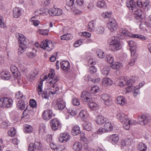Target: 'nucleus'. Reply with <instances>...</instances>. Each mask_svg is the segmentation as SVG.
Segmentation results:
<instances>
[{"mask_svg":"<svg viewBox=\"0 0 151 151\" xmlns=\"http://www.w3.org/2000/svg\"><path fill=\"white\" fill-rule=\"evenodd\" d=\"M101 98L105 105L109 106L111 105V100L109 95L106 93L102 94L101 95Z\"/></svg>","mask_w":151,"mask_h":151,"instance_id":"obj_13","label":"nucleus"},{"mask_svg":"<svg viewBox=\"0 0 151 151\" xmlns=\"http://www.w3.org/2000/svg\"><path fill=\"white\" fill-rule=\"evenodd\" d=\"M116 117L120 122L122 123L124 128V124L127 123L129 118L127 115L124 113H119L117 114Z\"/></svg>","mask_w":151,"mask_h":151,"instance_id":"obj_12","label":"nucleus"},{"mask_svg":"<svg viewBox=\"0 0 151 151\" xmlns=\"http://www.w3.org/2000/svg\"><path fill=\"white\" fill-rule=\"evenodd\" d=\"M83 42V40L82 39H80L77 40L75 42L74 46L76 47H77L81 45Z\"/></svg>","mask_w":151,"mask_h":151,"instance_id":"obj_60","label":"nucleus"},{"mask_svg":"<svg viewBox=\"0 0 151 151\" xmlns=\"http://www.w3.org/2000/svg\"><path fill=\"white\" fill-rule=\"evenodd\" d=\"M95 121L97 124L101 125L106 121V118L102 115H99L96 117Z\"/></svg>","mask_w":151,"mask_h":151,"instance_id":"obj_19","label":"nucleus"},{"mask_svg":"<svg viewBox=\"0 0 151 151\" xmlns=\"http://www.w3.org/2000/svg\"><path fill=\"white\" fill-rule=\"evenodd\" d=\"M83 127L84 129L88 131H91L92 129V125L90 122H85L83 124Z\"/></svg>","mask_w":151,"mask_h":151,"instance_id":"obj_33","label":"nucleus"},{"mask_svg":"<svg viewBox=\"0 0 151 151\" xmlns=\"http://www.w3.org/2000/svg\"><path fill=\"white\" fill-rule=\"evenodd\" d=\"M12 99L8 97L1 98L0 99V107L2 108H9L13 104Z\"/></svg>","mask_w":151,"mask_h":151,"instance_id":"obj_5","label":"nucleus"},{"mask_svg":"<svg viewBox=\"0 0 151 151\" xmlns=\"http://www.w3.org/2000/svg\"><path fill=\"white\" fill-rule=\"evenodd\" d=\"M104 127L108 132L113 130V126L111 122H108L105 123Z\"/></svg>","mask_w":151,"mask_h":151,"instance_id":"obj_39","label":"nucleus"},{"mask_svg":"<svg viewBox=\"0 0 151 151\" xmlns=\"http://www.w3.org/2000/svg\"><path fill=\"white\" fill-rule=\"evenodd\" d=\"M15 98L17 99H21L22 100L23 99H25L26 97L25 96L23 95V94L21 92L19 91L16 94Z\"/></svg>","mask_w":151,"mask_h":151,"instance_id":"obj_45","label":"nucleus"},{"mask_svg":"<svg viewBox=\"0 0 151 151\" xmlns=\"http://www.w3.org/2000/svg\"><path fill=\"white\" fill-rule=\"evenodd\" d=\"M88 115V114L86 110H82L79 112V116L82 120L85 121L87 119Z\"/></svg>","mask_w":151,"mask_h":151,"instance_id":"obj_24","label":"nucleus"},{"mask_svg":"<svg viewBox=\"0 0 151 151\" xmlns=\"http://www.w3.org/2000/svg\"><path fill=\"white\" fill-rule=\"evenodd\" d=\"M42 82L40 81L38 85V87L37 88V91L39 95H40L42 94Z\"/></svg>","mask_w":151,"mask_h":151,"instance_id":"obj_47","label":"nucleus"},{"mask_svg":"<svg viewBox=\"0 0 151 151\" xmlns=\"http://www.w3.org/2000/svg\"><path fill=\"white\" fill-rule=\"evenodd\" d=\"M131 145L130 141L128 140L125 141L122 140L120 143L121 148L122 149H128Z\"/></svg>","mask_w":151,"mask_h":151,"instance_id":"obj_26","label":"nucleus"},{"mask_svg":"<svg viewBox=\"0 0 151 151\" xmlns=\"http://www.w3.org/2000/svg\"><path fill=\"white\" fill-rule=\"evenodd\" d=\"M124 35H122L118 34L116 36H112L109 39V41L111 50L116 51L121 48L119 39H124Z\"/></svg>","mask_w":151,"mask_h":151,"instance_id":"obj_2","label":"nucleus"},{"mask_svg":"<svg viewBox=\"0 0 151 151\" xmlns=\"http://www.w3.org/2000/svg\"><path fill=\"white\" fill-rule=\"evenodd\" d=\"M127 6L132 12H135L137 10L136 3L133 0H130L127 3Z\"/></svg>","mask_w":151,"mask_h":151,"instance_id":"obj_15","label":"nucleus"},{"mask_svg":"<svg viewBox=\"0 0 151 151\" xmlns=\"http://www.w3.org/2000/svg\"><path fill=\"white\" fill-rule=\"evenodd\" d=\"M68 113L71 116H74L77 114V111L75 108H70L68 110Z\"/></svg>","mask_w":151,"mask_h":151,"instance_id":"obj_49","label":"nucleus"},{"mask_svg":"<svg viewBox=\"0 0 151 151\" xmlns=\"http://www.w3.org/2000/svg\"><path fill=\"white\" fill-rule=\"evenodd\" d=\"M38 32L42 35H46L48 34L49 30L47 29H39Z\"/></svg>","mask_w":151,"mask_h":151,"instance_id":"obj_59","label":"nucleus"},{"mask_svg":"<svg viewBox=\"0 0 151 151\" xmlns=\"http://www.w3.org/2000/svg\"><path fill=\"white\" fill-rule=\"evenodd\" d=\"M81 96V100L84 102H89L92 99L91 94L86 91L82 92Z\"/></svg>","mask_w":151,"mask_h":151,"instance_id":"obj_11","label":"nucleus"},{"mask_svg":"<svg viewBox=\"0 0 151 151\" xmlns=\"http://www.w3.org/2000/svg\"><path fill=\"white\" fill-rule=\"evenodd\" d=\"M24 130L25 133H31L33 131V129L32 127L29 125H26L24 127Z\"/></svg>","mask_w":151,"mask_h":151,"instance_id":"obj_42","label":"nucleus"},{"mask_svg":"<svg viewBox=\"0 0 151 151\" xmlns=\"http://www.w3.org/2000/svg\"><path fill=\"white\" fill-rule=\"evenodd\" d=\"M60 38L62 40H68L72 38V36L70 34H67L61 36Z\"/></svg>","mask_w":151,"mask_h":151,"instance_id":"obj_44","label":"nucleus"},{"mask_svg":"<svg viewBox=\"0 0 151 151\" xmlns=\"http://www.w3.org/2000/svg\"><path fill=\"white\" fill-rule=\"evenodd\" d=\"M73 149L75 151H81L83 149L82 144L80 142H76L73 144Z\"/></svg>","mask_w":151,"mask_h":151,"instance_id":"obj_25","label":"nucleus"},{"mask_svg":"<svg viewBox=\"0 0 151 151\" xmlns=\"http://www.w3.org/2000/svg\"><path fill=\"white\" fill-rule=\"evenodd\" d=\"M72 134L73 136H76L80 133V128L78 125H76L73 127L71 130Z\"/></svg>","mask_w":151,"mask_h":151,"instance_id":"obj_32","label":"nucleus"},{"mask_svg":"<svg viewBox=\"0 0 151 151\" xmlns=\"http://www.w3.org/2000/svg\"><path fill=\"white\" fill-rule=\"evenodd\" d=\"M137 124V122L136 120H130L129 118L127 123H125L124 125V128L126 130H129L130 127L131 125H136Z\"/></svg>","mask_w":151,"mask_h":151,"instance_id":"obj_22","label":"nucleus"},{"mask_svg":"<svg viewBox=\"0 0 151 151\" xmlns=\"http://www.w3.org/2000/svg\"><path fill=\"white\" fill-rule=\"evenodd\" d=\"M108 132L105 129L104 127H101L99 128L98 131L96 132L95 133L96 134H101L104 133Z\"/></svg>","mask_w":151,"mask_h":151,"instance_id":"obj_52","label":"nucleus"},{"mask_svg":"<svg viewBox=\"0 0 151 151\" xmlns=\"http://www.w3.org/2000/svg\"><path fill=\"white\" fill-rule=\"evenodd\" d=\"M113 83V81L111 78L105 77L102 81V85L104 86H110Z\"/></svg>","mask_w":151,"mask_h":151,"instance_id":"obj_23","label":"nucleus"},{"mask_svg":"<svg viewBox=\"0 0 151 151\" xmlns=\"http://www.w3.org/2000/svg\"><path fill=\"white\" fill-rule=\"evenodd\" d=\"M137 148L140 151H146L147 147L145 144L140 142L138 145Z\"/></svg>","mask_w":151,"mask_h":151,"instance_id":"obj_41","label":"nucleus"},{"mask_svg":"<svg viewBox=\"0 0 151 151\" xmlns=\"http://www.w3.org/2000/svg\"><path fill=\"white\" fill-rule=\"evenodd\" d=\"M40 47L44 50L48 51H50L53 48L52 42L47 40L42 41L40 45Z\"/></svg>","mask_w":151,"mask_h":151,"instance_id":"obj_7","label":"nucleus"},{"mask_svg":"<svg viewBox=\"0 0 151 151\" xmlns=\"http://www.w3.org/2000/svg\"><path fill=\"white\" fill-rule=\"evenodd\" d=\"M107 26L111 32H114L118 27L117 23L114 19L110 18L107 22Z\"/></svg>","mask_w":151,"mask_h":151,"instance_id":"obj_6","label":"nucleus"},{"mask_svg":"<svg viewBox=\"0 0 151 151\" xmlns=\"http://www.w3.org/2000/svg\"><path fill=\"white\" fill-rule=\"evenodd\" d=\"M119 140V137L116 134L111 135L109 138V141L113 144L118 143Z\"/></svg>","mask_w":151,"mask_h":151,"instance_id":"obj_30","label":"nucleus"},{"mask_svg":"<svg viewBox=\"0 0 151 151\" xmlns=\"http://www.w3.org/2000/svg\"><path fill=\"white\" fill-rule=\"evenodd\" d=\"M96 53L98 57L100 58H103L105 57V55L104 52L99 49L97 50Z\"/></svg>","mask_w":151,"mask_h":151,"instance_id":"obj_53","label":"nucleus"},{"mask_svg":"<svg viewBox=\"0 0 151 151\" xmlns=\"http://www.w3.org/2000/svg\"><path fill=\"white\" fill-rule=\"evenodd\" d=\"M61 67L63 70L68 71L70 70V65L69 62L68 61H63L60 63Z\"/></svg>","mask_w":151,"mask_h":151,"instance_id":"obj_18","label":"nucleus"},{"mask_svg":"<svg viewBox=\"0 0 151 151\" xmlns=\"http://www.w3.org/2000/svg\"><path fill=\"white\" fill-rule=\"evenodd\" d=\"M54 107L56 110H62L65 107V103L62 99L59 98L54 102Z\"/></svg>","mask_w":151,"mask_h":151,"instance_id":"obj_8","label":"nucleus"},{"mask_svg":"<svg viewBox=\"0 0 151 151\" xmlns=\"http://www.w3.org/2000/svg\"><path fill=\"white\" fill-rule=\"evenodd\" d=\"M104 28L102 27H99L97 28L96 32L98 34H102L104 32Z\"/></svg>","mask_w":151,"mask_h":151,"instance_id":"obj_61","label":"nucleus"},{"mask_svg":"<svg viewBox=\"0 0 151 151\" xmlns=\"http://www.w3.org/2000/svg\"><path fill=\"white\" fill-rule=\"evenodd\" d=\"M33 145L35 150H40L41 149L42 144L39 142H35L34 143H33Z\"/></svg>","mask_w":151,"mask_h":151,"instance_id":"obj_50","label":"nucleus"},{"mask_svg":"<svg viewBox=\"0 0 151 151\" xmlns=\"http://www.w3.org/2000/svg\"><path fill=\"white\" fill-rule=\"evenodd\" d=\"M83 147L86 151H91L90 147L87 143H85L83 144Z\"/></svg>","mask_w":151,"mask_h":151,"instance_id":"obj_64","label":"nucleus"},{"mask_svg":"<svg viewBox=\"0 0 151 151\" xmlns=\"http://www.w3.org/2000/svg\"><path fill=\"white\" fill-rule=\"evenodd\" d=\"M55 13V16H59L61 15L62 13V10L61 9L58 8H55L54 10Z\"/></svg>","mask_w":151,"mask_h":151,"instance_id":"obj_57","label":"nucleus"},{"mask_svg":"<svg viewBox=\"0 0 151 151\" xmlns=\"http://www.w3.org/2000/svg\"><path fill=\"white\" fill-rule=\"evenodd\" d=\"M50 125L53 130H56L58 129L61 125L60 122L57 118H54L51 120Z\"/></svg>","mask_w":151,"mask_h":151,"instance_id":"obj_9","label":"nucleus"},{"mask_svg":"<svg viewBox=\"0 0 151 151\" xmlns=\"http://www.w3.org/2000/svg\"><path fill=\"white\" fill-rule=\"evenodd\" d=\"M110 66L113 69H118L121 68L122 65L120 62H113Z\"/></svg>","mask_w":151,"mask_h":151,"instance_id":"obj_36","label":"nucleus"},{"mask_svg":"<svg viewBox=\"0 0 151 151\" xmlns=\"http://www.w3.org/2000/svg\"><path fill=\"white\" fill-rule=\"evenodd\" d=\"M134 90L133 91V96L135 97L137 96V95H139L140 94L139 90V89L136 88L135 87Z\"/></svg>","mask_w":151,"mask_h":151,"instance_id":"obj_58","label":"nucleus"},{"mask_svg":"<svg viewBox=\"0 0 151 151\" xmlns=\"http://www.w3.org/2000/svg\"><path fill=\"white\" fill-rule=\"evenodd\" d=\"M111 13L109 12H104L102 14V16L104 18H107L111 16Z\"/></svg>","mask_w":151,"mask_h":151,"instance_id":"obj_62","label":"nucleus"},{"mask_svg":"<svg viewBox=\"0 0 151 151\" xmlns=\"http://www.w3.org/2000/svg\"><path fill=\"white\" fill-rule=\"evenodd\" d=\"M137 10L135 12H135V14L137 15V17L139 19H142V12L140 9L138 8L137 7Z\"/></svg>","mask_w":151,"mask_h":151,"instance_id":"obj_55","label":"nucleus"},{"mask_svg":"<svg viewBox=\"0 0 151 151\" xmlns=\"http://www.w3.org/2000/svg\"><path fill=\"white\" fill-rule=\"evenodd\" d=\"M137 120L139 124L146 125L151 121V116L148 114H143L139 116Z\"/></svg>","mask_w":151,"mask_h":151,"instance_id":"obj_4","label":"nucleus"},{"mask_svg":"<svg viewBox=\"0 0 151 151\" xmlns=\"http://www.w3.org/2000/svg\"><path fill=\"white\" fill-rule=\"evenodd\" d=\"M119 32L126 37L134 38H137L142 41L146 40L147 39L146 37L142 35L132 34L127 29L124 28H121L119 30Z\"/></svg>","mask_w":151,"mask_h":151,"instance_id":"obj_3","label":"nucleus"},{"mask_svg":"<svg viewBox=\"0 0 151 151\" xmlns=\"http://www.w3.org/2000/svg\"><path fill=\"white\" fill-rule=\"evenodd\" d=\"M13 16L16 18L19 17L21 14V10L20 8L15 7L13 9Z\"/></svg>","mask_w":151,"mask_h":151,"instance_id":"obj_31","label":"nucleus"},{"mask_svg":"<svg viewBox=\"0 0 151 151\" xmlns=\"http://www.w3.org/2000/svg\"><path fill=\"white\" fill-rule=\"evenodd\" d=\"M27 43H21L19 44V47L18 49V54L19 55H21L26 50V45Z\"/></svg>","mask_w":151,"mask_h":151,"instance_id":"obj_27","label":"nucleus"},{"mask_svg":"<svg viewBox=\"0 0 151 151\" xmlns=\"http://www.w3.org/2000/svg\"><path fill=\"white\" fill-rule=\"evenodd\" d=\"M9 135L10 136H13L16 134V130L14 128H11L8 132Z\"/></svg>","mask_w":151,"mask_h":151,"instance_id":"obj_54","label":"nucleus"},{"mask_svg":"<svg viewBox=\"0 0 151 151\" xmlns=\"http://www.w3.org/2000/svg\"><path fill=\"white\" fill-rule=\"evenodd\" d=\"M101 73L104 76H107L109 73L111 67L109 65L104 66L101 68Z\"/></svg>","mask_w":151,"mask_h":151,"instance_id":"obj_16","label":"nucleus"},{"mask_svg":"<svg viewBox=\"0 0 151 151\" xmlns=\"http://www.w3.org/2000/svg\"><path fill=\"white\" fill-rule=\"evenodd\" d=\"M100 90V88L99 86H95L91 87V93H98Z\"/></svg>","mask_w":151,"mask_h":151,"instance_id":"obj_48","label":"nucleus"},{"mask_svg":"<svg viewBox=\"0 0 151 151\" xmlns=\"http://www.w3.org/2000/svg\"><path fill=\"white\" fill-rule=\"evenodd\" d=\"M96 24V20H93L90 22L88 25V30L91 32H93L94 30Z\"/></svg>","mask_w":151,"mask_h":151,"instance_id":"obj_29","label":"nucleus"},{"mask_svg":"<svg viewBox=\"0 0 151 151\" xmlns=\"http://www.w3.org/2000/svg\"><path fill=\"white\" fill-rule=\"evenodd\" d=\"M97 6L99 8H104L106 7V4L104 0H98L97 1Z\"/></svg>","mask_w":151,"mask_h":151,"instance_id":"obj_40","label":"nucleus"},{"mask_svg":"<svg viewBox=\"0 0 151 151\" xmlns=\"http://www.w3.org/2000/svg\"><path fill=\"white\" fill-rule=\"evenodd\" d=\"M88 105L90 108L93 110H97L99 108V105L95 103H91Z\"/></svg>","mask_w":151,"mask_h":151,"instance_id":"obj_43","label":"nucleus"},{"mask_svg":"<svg viewBox=\"0 0 151 151\" xmlns=\"http://www.w3.org/2000/svg\"><path fill=\"white\" fill-rule=\"evenodd\" d=\"M17 107L18 109L23 110L25 107L24 101L22 100L19 101L17 105Z\"/></svg>","mask_w":151,"mask_h":151,"instance_id":"obj_35","label":"nucleus"},{"mask_svg":"<svg viewBox=\"0 0 151 151\" xmlns=\"http://www.w3.org/2000/svg\"><path fill=\"white\" fill-rule=\"evenodd\" d=\"M137 54L135 53L134 54H132V53H131V59L130 62H129V65L131 66H133L137 60Z\"/></svg>","mask_w":151,"mask_h":151,"instance_id":"obj_34","label":"nucleus"},{"mask_svg":"<svg viewBox=\"0 0 151 151\" xmlns=\"http://www.w3.org/2000/svg\"><path fill=\"white\" fill-rule=\"evenodd\" d=\"M128 44L130 47L131 53L132 54L136 52L137 44L134 41L131 40L128 42Z\"/></svg>","mask_w":151,"mask_h":151,"instance_id":"obj_20","label":"nucleus"},{"mask_svg":"<svg viewBox=\"0 0 151 151\" xmlns=\"http://www.w3.org/2000/svg\"><path fill=\"white\" fill-rule=\"evenodd\" d=\"M116 103L121 106H124L127 104V100L123 96L118 97L116 100Z\"/></svg>","mask_w":151,"mask_h":151,"instance_id":"obj_21","label":"nucleus"},{"mask_svg":"<svg viewBox=\"0 0 151 151\" xmlns=\"http://www.w3.org/2000/svg\"><path fill=\"white\" fill-rule=\"evenodd\" d=\"M150 26V25L148 22H142L139 25V28L144 31H147V30L146 29V27H148Z\"/></svg>","mask_w":151,"mask_h":151,"instance_id":"obj_37","label":"nucleus"},{"mask_svg":"<svg viewBox=\"0 0 151 151\" xmlns=\"http://www.w3.org/2000/svg\"><path fill=\"white\" fill-rule=\"evenodd\" d=\"M135 78H133L131 80H127L126 77H121L119 79V85L121 87H123L126 84H129L130 83V81H132L133 83H134L135 81Z\"/></svg>","mask_w":151,"mask_h":151,"instance_id":"obj_10","label":"nucleus"},{"mask_svg":"<svg viewBox=\"0 0 151 151\" xmlns=\"http://www.w3.org/2000/svg\"><path fill=\"white\" fill-rule=\"evenodd\" d=\"M30 106L33 108H35L37 107L36 102L34 99H31L30 101Z\"/></svg>","mask_w":151,"mask_h":151,"instance_id":"obj_56","label":"nucleus"},{"mask_svg":"<svg viewBox=\"0 0 151 151\" xmlns=\"http://www.w3.org/2000/svg\"><path fill=\"white\" fill-rule=\"evenodd\" d=\"M52 111L51 110L47 109L45 110L42 114L43 119L46 120H50L52 117Z\"/></svg>","mask_w":151,"mask_h":151,"instance_id":"obj_14","label":"nucleus"},{"mask_svg":"<svg viewBox=\"0 0 151 151\" xmlns=\"http://www.w3.org/2000/svg\"><path fill=\"white\" fill-rule=\"evenodd\" d=\"M48 77L49 79L47 80V82L52 85L50 88V91H49L50 93H51L52 95L55 94L57 93L59 90L58 87L56 86L55 88V86L54 85L59 81L58 77L55 76V71L52 69L50 70V72L48 75H45L44 76L42 80L45 81V79H47Z\"/></svg>","mask_w":151,"mask_h":151,"instance_id":"obj_1","label":"nucleus"},{"mask_svg":"<svg viewBox=\"0 0 151 151\" xmlns=\"http://www.w3.org/2000/svg\"><path fill=\"white\" fill-rule=\"evenodd\" d=\"M6 27V24L3 21V19L1 16H0V27L2 28H4Z\"/></svg>","mask_w":151,"mask_h":151,"instance_id":"obj_63","label":"nucleus"},{"mask_svg":"<svg viewBox=\"0 0 151 151\" xmlns=\"http://www.w3.org/2000/svg\"><path fill=\"white\" fill-rule=\"evenodd\" d=\"M105 58L107 62L110 64H112L113 63L114 58L111 55H107Z\"/></svg>","mask_w":151,"mask_h":151,"instance_id":"obj_46","label":"nucleus"},{"mask_svg":"<svg viewBox=\"0 0 151 151\" xmlns=\"http://www.w3.org/2000/svg\"><path fill=\"white\" fill-rule=\"evenodd\" d=\"M35 74L33 75H32V74L28 75L27 77V79L30 81H32L34 80V78L35 76L37 75L38 73V72L37 70H35L34 71Z\"/></svg>","mask_w":151,"mask_h":151,"instance_id":"obj_51","label":"nucleus"},{"mask_svg":"<svg viewBox=\"0 0 151 151\" xmlns=\"http://www.w3.org/2000/svg\"><path fill=\"white\" fill-rule=\"evenodd\" d=\"M1 75L3 79L8 80L11 78L10 74L7 72L3 71L1 73Z\"/></svg>","mask_w":151,"mask_h":151,"instance_id":"obj_38","label":"nucleus"},{"mask_svg":"<svg viewBox=\"0 0 151 151\" xmlns=\"http://www.w3.org/2000/svg\"><path fill=\"white\" fill-rule=\"evenodd\" d=\"M70 138L69 134L68 133L65 132L60 134L59 139L60 142H63L64 141H67L70 139Z\"/></svg>","mask_w":151,"mask_h":151,"instance_id":"obj_17","label":"nucleus"},{"mask_svg":"<svg viewBox=\"0 0 151 151\" xmlns=\"http://www.w3.org/2000/svg\"><path fill=\"white\" fill-rule=\"evenodd\" d=\"M16 36L17 37H18V41L19 44L24 43V42L27 43V40H26L25 38L23 35L19 33H17L16 34Z\"/></svg>","mask_w":151,"mask_h":151,"instance_id":"obj_28","label":"nucleus"}]
</instances>
